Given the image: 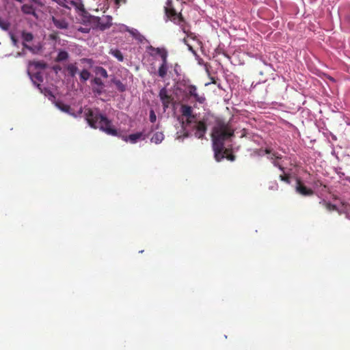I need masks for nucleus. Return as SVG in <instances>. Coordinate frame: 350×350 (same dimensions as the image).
<instances>
[{
  "mask_svg": "<svg viewBox=\"0 0 350 350\" xmlns=\"http://www.w3.org/2000/svg\"><path fill=\"white\" fill-rule=\"evenodd\" d=\"M234 131L229 122H226L219 118H215L211 138L214 156L217 161H221L225 157L231 161H234L235 156L232 154H228V150L224 147L225 141L234 136Z\"/></svg>",
  "mask_w": 350,
  "mask_h": 350,
  "instance_id": "f257e3e1",
  "label": "nucleus"
},
{
  "mask_svg": "<svg viewBox=\"0 0 350 350\" xmlns=\"http://www.w3.org/2000/svg\"><path fill=\"white\" fill-rule=\"evenodd\" d=\"M85 116L92 128L99 129L109 135L120 137L118 131L113 127L112 122L105 116L100 113L98 109H96L95 111L92 109H87L85 111Z\"/></svg>",
  "mask_w": 350,
  "mask_h": 350,
  "instance_id": "f03ea898",
  "label": "nucleus"
},
{
  "mask_svg": "<svg viewBox=\"0 0 350 350\" xmlns=\"http://www.w3.org/2000/svg\"><path fill=\"white\" fill-rule=\"evenodd\" d=\"M148 49L152 51H154L161 57L162 62L159 67L157 74L159 77L162 79L165 78L167 75L169 68L167 62L168 53L167 50L164 48H155L152 46H150Z\"/></svg>",
  "mask_w": 350,
  "mask_h": 350,
  "instance_id": "7ed1b4c3",
  "label": "nucleus"
},
{
  "mask_svg": "<svg viewBox=\"0 0 350 350\" xmlns=\"http://www.w3.org/2000/svg\"><path fill=\"white\" fill-rule=\"evenodd\" d=\"M165 7V14L168 19L177 25H182L184 22V18L180 12H177L172 5V0H167Z\"/></svg>",
  "mask_w": 350,
  "mask_h": 350,
  "instance_id": "20e7f679",
  "label": "nucleus"
},
{
  "mask_svg": "<svg viewBox=\"0 0 350 350\" xmlns=\"http://www.w3.org/2000/svg\"><path fill=\"white\" fill-rule=\"evenodd\" d=\"M208 116H204L202 120L194 122L195 124L193 127L195 131V137L198 139H202L207 131V123L208 122Z\"/></svg>",
  "mask_w": 350,
  "mask_h": 350,
  "instance_id": "39448f33",
  "label": "nucleus"
},
{
  "mask_svg": "<svg viewBox=\"0 0 350 350\" xmlns=\"http://www.w3.org/2000/svg\"><path fill=\"white\" fill-rule=\"evenodd\" d=\"M186 90H187V94L189 96L193 97L196 102H198L200 104H202L205 102L206 98H205L203 94L200 95L198 93L197 88L196 85H189L186 87Z\"/></svg>",
  "mask_w": 350,
  "mask_h": 350,
  "instance_id": "423d86ee",
  "label": "nucleus"
},
{
  "mask_svg": "<svg viewBox=\"0 0 350 350\" xmlns=\"http://www.w3.org/2000/svg\"><path fill=\"white\" fill-rule=\"evenodd\" d=\"M159 96L163 104V109L165 110L169 107L174 98L171 94H168V91L165 88L161 89L159 91Z\"/></svg>",
  "mask_w": 350,
  "mask_h": 350,
  "instance_id": "0eeeda50",
  "label": "nucleus"
},
{
  "mask_svg": "<svg viewBox=\"0 0 350 350\" xmlns=\"http://www.w3.org/2000/svg\"><path fill=\"white\" fill-rule=\"evenodd\" d=\"M111 17L109 16H104L102 18L96 17L94 19V22L95 23L96 27L100 30H105L111 27Z\"/></svg>",
  "mask_w": 350,
  "mask_h": 350,
  "instance_id": "6e6552de",
  "label": "nucleus"
},
{
  "mask_svg": "<svg viewBox=\"0 0 350 350\" xmlns=\"http://www.w3.org/2000/svg\"><path fill=\"white\" fill-rule=\"evenodd\" d=\"M92 84L95 85L92 87V92L96 96H100L104 92V83L100 77H96L91 81Z\"/></svg>",
  "mask_w": 350,
  "mask_h": 350,
  "instance_id": "1a4fd4ad",
  "label": "nucleus"
},
{
  "mask_svg": "<svg viewBox=\"0 0 350 350\" xmlns=\"http://www.w3.org/2000/svg\"><path fill=\"white\" fill-rule=\"evenodd\" d=\"M295 190L298 193L304 196H310L314 193V191L306 187L299 179L297 180Z\"/></svg>",
  "mask_w": 350,
  "mask_h": 350,
  "instance_id": "9d476101",
  "label": "nucleus"
},
{
  "mask_svg": "<svg viewBox=\"0 0 350 350\" xmlns=\"http://www.w3.org/2000/svg\"><path fill=\"white\" fill-rule=\"evenodd\" d=\"M122 139L125 141H129L131 144H135L139 139H145L146 135H144V132H137L133 134H131L129 136H121Z\"/></svg>",
  "mask_w": 350,
  "mask_h": 350,
  "instance_id": "9b49d317",
  "label": "nucleus"
},
{
  "mask_svg": "<svg viewBox=\"0 0 350 350\" xmlns=\"http://www.w3.org/2000/svg\"><path fill=\"white\" fill-rule=\"evenodd\" d=\"M52 21L55 27L59 29H66L68 27V23L62 17L52 16Z\"/></svg>",
  "mask_w": 350,
  "mask_h": 350,
  "instance_id": "f8f14e48",
  "label": "nucleus"
},
{
  "mask_svg": "<svg viewBox=\"0 0 350 350\" xmlns=\"http://www.w3.org/2000/svg\"><path fill=\"white\" fill-rule=\"evenodd\" d=\"M180 111L183 116L185 118H196V116L193 113V110L192 107L183 104L180 106Z\"/></svg>",
  "mask_w": 350,
  "mask_h": 350,
  "instance_id": "ddd939ff",
  "label": "nucleus"
},
{
  "mask_svg": "<svg viewBox=\"0 0 350 350\" xmlns=\"http://www.w3.org/2000/svg\"><path fill=\"white\" fill-rule=\"evenodd\" d=\"M55 106L62 111L75 116L74 113L72 112V109L70 105L64 104L62 101H57L55 102Z\"/></svg>",
  "mask_w": 350,
  "mask_h": 350,
  "instance_id": "4468645a",
  "label": "nucleus"
},
{
  "mask_svg": "<svg viewBox=\"0 0 350 350\" xmlns=\"http://www.w3.org/2000/svg\"><path fill=\"white\" fill-rule=\"evenodd\" d=\"M264 152L265 154L269 155L267 159L271 161H273V159H281L282 158V156L280 154L277 152H273L271 148H267L265 149Z\"/></svg>",
  "mask_w": 350,
  "mask_h": 350,
  "instance_id": "2eb2a0df",
  "label": "nucleus"
},
{
  "mask_svg": "<svg viewBox=\"0 0 350 350\" xmlns=\"http://www.w3.org/2000/svg\"><path fill=\"white\" fill-rule=\"evenodd\" d=\"M66 68L68 72V75L71 77H75L77 72H78V68L77 66V63L69 64L66 66Z\"/></svg>",
  "mask_w": 350,
  "mask_h": 350,
  "instance_id": "dca6fc26",
  "label": "nucleus"
},
{
  "mask_svg": "<svg viewBox=\"0 0 350 350\" xmlns=\"http://www.w3.org/2000/svg\"><path fill=\"white\" fill-rule=\"evenodd\" d=\"M31 80L33 82V83L35 85H36V86L39 89H40V84L39 83L42 82V81H43V77H42V74L40 72H37L35 74H33V76H31Z\"/></svg>",
  "mask_w": 350,
  "mask_h": 350,
  "instance_id": "f3484780",
  "label": "nucleus"
},
{
  "mask_svg": "<svg viewBox=\"0 0 350 350\" xmlns=\"http://www.w3.org/2000/svg\"><path fill=\"white\" fill-rule=\"evenodd\" d=\"M109 54L116 57L119 62L124 61V56L122 52L118 49H111L109 51Z\"/></svg>",
  "mask_w": 350,
  "mask_h": 350,
  "instance_id": "a211bd4d",
  "label": "nucleus"
},
{
  "mask_svg": "<svg viewBox=\"0 0 350 350\" xmlns=\"http://www.w3.org/2000/svg\"><path fill=\"white\" fill-rule=\"evenodd\" d=\"M164 139V135L161 132H157L155 133L152 137H151V142L158 144L161 143Z\"/></svg>",
  "mask_w": 350,
  "mask_h": 350,
  "instance_id": "6ab92c4d",
  "label": "nucleus"
},
{
  "mask_svg": "<svg viewBox=\"0 0 350 350\" xmlns=\"http://www.w3.org/2000/svg\"><path fill=\"white\" fill-rule=\"evenodd\" d=\"M94 72L96 75H100V77L107 79L108 77V73L105 68L102 66H96L94 68Z\"/></svg>",
  "mask_w": 350,
  "mask_h": 350,
  "instance_id": "aec40b11",
  "label": "nucleus"
},
{
  "mask_svg": "<svg viewBox=\"0 0 350 350\" xmlns=\"http://www.w3.org/2000/svg\"><path fill=\"white\" fill-rule=\"evenodd\" d=\"M111 82L115 84L118 90L120 91V92H123L126 91V85L122 83L120 80L116 79L114 78L111 80Z\"/></svg>",
  "mask_w": 350,
  "mask_h": 350,
  "instance_id": "412c9836",
  "label": "nucleus"
},
{
  "mask_svg": "<svg viewBox=\"0 0 350 350\" xmlns=\"http://www.w3.org/2000/svg\"><path fill=\"white\" fill-rule=\"evenodd\" d=\"M21 10L24 14H35V10L32 5L29 4H24Z\"/></svg>",
  "mask_w": 350,
  "mask_h": 350,
  "instance_id": "4be33fe9",
  "label": "nucleus"
},
{
  "mask_svg": "<svg viewBox=\"0 0 350 350\" xmlns=\"http://www.w3.org/2000/svg\"><path fill=\"white\" fill-rule=\"evenodd\" d=\"M91 74L87 69H83L79 72L80 80L82 82H85L89 79Z\"/></svg>",
  "mask_w": 350,
  "mask_h": 350,
  "instance_id": "5701e85b",
  "label": "nucleus"
},
{
  "mask_svg": "<svg viewBox=\"0 0 350 350\" xmlns=\"http://www.w3.org/2000/svg\"><path fill=\"white\" fill-rule=\"evenodd\" d=\"M320 203L322 204L325 207V208L329 211H338V208H337V206L334 204H332V203H330L329 202H326V201L323 200V201L321 202Z\"/></svg>",
  "mask_w": 350,
  "mask_h": 350,
  "instance_id": "b1692460",
  "label": "nucleus"
},
{
  "mask_svg": "<svg viewBox=\"0 0 350 350\" xmlns=\"http://www.w3.org/2000/svg\"><path fill=\"white\" fill-rule=\"evenodd\" d=\"M22 38L24 42H31L33 39V36L31 33L23 31L22 33Z\"/></svg>",
  "mask_w": 350,
  "mask_h": 350,
  "instance_id": "393cba45",
  "label": "nucleus"
},
{
  "mask_svg": "<svg viewBox=\"0 0 350 350\" xmlns=\"http://www.w3.org/2000/svg\"><path fill=\"white\" fill-rule=\"evenodd\" d=\"M68 57V53L65 51H61L58 53L56 58L57 62H62L67 59Z\"/></svg>",
  "mask_w": 350,
  "mask_h": 350,
  "instance_id": "a878e982",
  "label": "nucleus"
},
{
  "mask_svg": "<svg viewBox=\"0 0 350 350\" xmlns=\"http://www.w3.org/2000/svg\"><path fill=\"white\" fill-rule=\"evenodd\" d=\"M342 204V206H343V208L341 209V210H339L338 209V211H337L338 213V214L341 215V214H345V216L347 215V213H349V211L350 209V206L349 204H347L346 202H341Z\"/></svg>",
  "mask_w": 350,
  "mask_h": 350,
  "instance_id": "bb28decb",
  "label": "nucleus"
},
{
  "mask_svg": "<svg viewBox=\"0 0 350 350\" xmlns=\"http://www.w3.org/2000/svg\"><path fill=\"white\" fill-rule=\"evenodd\" d=\"M70 4L75 6V8L78 10H83V5L79 0L71 1Z\"/></svg>",
  "mask_w": 350,
  "mask_h": 350,
  "instance_id": "cd10ccee",
  "label": "nucleus"
},
{
  "mask_svg": "<svg viewBox=\"0 0 350 350\" xmlns=\"http://www.w3.org/2000/svg\"><path fill=\"white\" fill-rule=\"evenodd\" d=\"M280 179L282 181L286 183L287 184H290L291 183V176L289 174H284L280 175Z\"/></svg>",
  "mask_w": 350,
  "mask_h": 350,
  "instance_id": "c85d7f7f",
  "label": "nucleus"
},
{
  "mask_svg": "<svg viewBox=\"0 0 350 350\" xmlns=\"http://www.w3.org/2000/svg\"><path fill=\"white\" fill-rule=\"evenodd\" d=\"M29 65H33L37 68L44 69L46 67V64L41 62H30Z\"/></svg>",
  "mask_w": 350,
  "mask_h": 350,
  "instance_id": "c756f323",
  "label": "nucleus"
},
{
  "mask_svg": "<svg viewBox=\"0 0 350 350\" xmlns=\"http://www.w3.org/2000/svg\"><path fill=\"white\" fill-rule=\"evenodd\" d=\"M279 159H273V161H271V163H273V165L278 167L282 172H284L285 171V169L284 167L280 163V162L278 161Z\"/></svg>",
  "mask_w": 350,
  "mask_h": 350,
  "instance_id": "7c9ffc66",
  "label": "nucleus"
},
{
  "mask_svg": "<svg viewBox=\"0 0 350 350\" xmlns=\"http://www.w3.org/2000/svg\"><path fill=\"white\" fill-rule=\"evenodd\" d=\"M10 24L7 21L1 20L0 23V27L3 30H8L9 29Z\"/></svg>",
  "mask_w": 350,
  "mask_h": 350,
  "instance_id": "2f4dec72",
  "label": "nucleus"
},
{
  "mask_svg": "<svg viewBox=\"0 0 350 350\" xmlns=\"http://www.w3.org/2000/svg\"><path fill=\"white\" fill-rule=\"evenodd\" d=\"M279 188L278 184L277 182H271L270 185L269 186V189L270 190L277 191Z\"/></svg>",
  "mask_w": 350,
  "mask_h": 350,
  "instance_id": "473e14b6",
  "label": "nucleus"
},
{
  "mask_svg": "<svg viewBox=\"0 0 350 350\" xmlns=\"http://www.w3.org/2000/svg\"><path fill=\"white\" fill-rule=\"evenodd\" d=\"M195 118H186L185 122H182V127L184 129L185 124L190 125L191 123L193 122V119Z\"/></svg>",
  "mask_w": 350,
  "mask_h": 350,
  "instance_id": "72a5a7b5",
  "label": "nucleus"
},
{
  "mask_svg": "<svg viewBox=\"0 0 350 350\" xmlns=\"http://www.w3.org/2000/svg\"><path fill=\"white\" fill-rule=\"evenodd\" d=\"M157 120L156 114L154 111V110L151 109L150 111V121L152 123H154Z\"/></svg>",
  "mask_w": 350,
  "mask_h": 350,
  "instance_id": "f704fd0d",
  "label": "nucleus"
},
{
  "mask_svg": "<svg viewBox=\"0 0 350 350\" xmlns=\"http://www.w3.org/2000/svg\"><path fill=\"white\" fill-rule=\"evenodd\" d=\"M11 40L14 44V45L16 46L17 45V42H18V40L17 39L15 38V36L14 35H12L11 36Z\"/></svg>",
  "mask_w": 350,
  "mask_h": 350,
  "instance_id": "c9c22d12",
  "label": "nucleus"
},
{
  "mask_svg": "<svg viewBox=\"0 0 350 350\" xmlns=\"http://www.w3.org/2000/svg\"><path fill=\"white\" fill-rule=\"evenodd\" d=\"M126 2V0H115V3L117 5H120V3H125Z\"/></svg>",
  "mask_w": 350,
  "mask_h": 350,
  "instance_id": "e433bc0d",
  "label": "nucleus"
},
{
  "mask_svg": "<svg viewBox=\"0 0 350 350\" xmlns=\"http://www.w3.org/2000/svg\"><path fill=\"white\" fill-rule=\"evenodd\" d=\"M23 47H24V48H25V49H29V50H31V49H32V48H31V46H29V45H27V44H26V42H24V41H23Z\"/></svg>",
  "mask_w": 350,
  "mask_h": 350,
  "instance_id": "4c0bfd02",
  "label": "nucleus"
},
{
  "mask_svg": "<svg viewBox=\"0 0 350 350\" xmlns=\"http://www.w3.org/2000/svg\"><path fill=\"white\" fill-rule=\"evenodd\" d=\"M189 134L188 131H185L184 133H183V138L187 137H189Z\"/></svg>",
  "mask_w": 350,
  "mask_h": 350,
  "instance_id": "58836bf2",
  "label": "nucleus"
},
{
  "mask_svg": "<svg viewBox=\"0 0 350 350\" xmlns=\"http://www.w3.org/2000/svg\"><path fill=\"white\" fill-rule=\"evenodd\" d=\"M83 62H91L92 59L84 58L82 59Z\"/></svg>",
  "mask_w": 350,
  "mask_h": 350,
  "instance_id": "ea45409f",
  "label": "nucleus"
},
{
  "mask_svg": "<svg viewBox=\"0 0 350 350\" xmlns=\"http://www.w3.org/2000/svg\"><path fill=\"white\" fill-rule=\"evenodd\" d=\"M79 30L80 31H81V32H83V33H86V32H88L86 30H85V29H84V28H80V29H79Z\"/></svg>",
  "mask_w": 350,
  "mask_h": 350,
  "instance_id": "a19ab883",
  "label": "nucleus"
},
{
  "mask_svg": "<svg viewBox=\"0 0 350 350\" xmlns=\"http://www.w3.org/2000/svg\"><path fill=\"white\" fill-rule=\"evenodd\" d=\"M346 218L350 219V213H347Z\"/></svg>",
  "mask_w": 350,
  "mask_h": 350,
  "instance_id": "79ce46f5",
  "label": "nucleus"
},
{
  "mask_svg": "<svg viewBox=\"0 0 350 350\" xmlns=\"http://www.w3.org/2000/svg\"><path fill=\"white\" fill-rule=\"evenodd\" d=\"M21 54H22L21 53H18L17 56H20V55H21Z\"/></svg>",
  "mask_w": 350,
  "mask_h": 350,
  "instance_id": "37998d69",
  "label": "nucleus"
}]
</instances>
